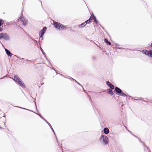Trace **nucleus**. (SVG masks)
Masks as SVG:
<instances>
[{
    "instance_id": "obj_9",
    "label": "nucleus",
    "mask_w": 152,
    "mask_h": 152,
    "mask_svg": "<svg viewBox=\"0 0 152 152\" xmlns=\"http://www.w3.org/2000/svg\"><path fill=\"white\" fill-rule=\"evenodd\" d=\"M91 18H90L88 20H86L85 22L82 23L81 25V27H83L85 26L87 23H89L91 21Z\"/></svg>"
},
{
    "instance_id": "obj_5",
    "label": "nucleus",
    "mask_w": 152,
    "mask_h": 152,
    "mask_svg": "<svg viewBox=\"0 0 152 152\" xmlns=\"http://www.w3.org/2000/svg\"><path fill=\"white\" fill-rule=\"evenodd\" d=\"M142 52L146 55L148 56L149 55L150 56L152 57V50H151L150 51H148L147 50H143Z\"/></svg>"
},
{
    "instance_id": "obj_21",
    "label": "nucleus",
    "mask_w": 152,
    "mask_h": 152,
    "mask_svg": "<svg viewBox=\"0 0 152 152\" xmlns=\"http://www.w3.org/2000/svg\"><path fill=\"white\" fill-rule=\"evenodd\" d=\"M52 130H53V132L54 133V131L53 129L52 128Z\"/></svg>"
},
{
    "instance_id": "obj_15",
    "label": "nucleus",
    "mask_w": 152,
    "mask_h": 152,
    "mask_svg": "<svg viewBox=\"0 0 152 152\" xmlns=\"http://www.w3.org/2000/svg\"><path fill=\"white\" fill-rule=\"evenodd\" d=\"M4 23V21L2 20H0V26L3 24Z\"/></svg>"
},
{
    "instance_id": "obj_16",
    "label": "nucleus",
    "mask_w": 152,
    "mask_h": 152,
    "mask_svg": "<svg viewBox=\"0 0 152 152\" xmlns=\"http://www.w3.org/2000/svg\"><path fill=\"white\" fill-rule=\"evenodd\" d=\"M121 95L122 96H126V95L124 94V93H121Z\"/></svg>"
},
{
    "instance_id": "obj_19",
    "label": "nucleus",
    "mask_w": 152,
    "mask_h": 152,
    "mask_svg": "<svg viewBox=\"0 0 152 152\" xmlns=\"http://www.w3.org/2000/svg\"><path fill=\"white\" fill-rule=\"evenodd\" d=\"M95 21H96V23H98V21L96 20H96H95Z\"/></svg>"
},
{
    "instance_id": "obj_17",
    "label": "nucleus",
    "mask_w": 152,
    "mask_h": 152,
    "mask_svg": "<svg viewBox=\"0 0 152 152\" xmlns=\"http://www.w3.org/2000/svg\"><path fill=\"white\" fill-rule=\"evenodd\" d=\"M73 80H74L78 84H79V85H80V84L78 82H77L74 79H73Z\"/></svg>"
},
{
    "instance_id": "obj_4",
    "label": "nucleus",
    "mask_w": 152,
    "mask_h": 152,
    "mask_svg": "<svg viewBox=\"0 0 152 152\" xmlns=\"http://www.w3.org/2000/svg\"><path fill=\"white\" fill-rule=\"evenodd\" d=\"M3 38L5 40H8L9 37L7 34L1 33L0 34V39H1Z\"/></svg>"
},
{
    "instance_id": "obj_14",
    "label": "nucleus",
    "mask_w": 152,
    "mask_h": 152,
    "mask_svg": "<svg viewBox=\"0 0 152 152\" xmlns=\"http://www.w3.org/2000/svg\"><path fill=\"white\" fill-rule=\"evenodd\" d=\"M104 42L107 44L108 45H110L111 44V42L108 41L106 39H104Z\"/></svg>"
},
{
    "instance_id": "obj_6",
    "label": "nucleus",
    "mask_w": 152,
    "mask_h": 152,
    "mask_svg": "<svg viewBox=\"0 0 152 152\" xmlns=\"http://www.w3.org/2000/svg\"><path fill=\"white\" fill-rule=\"evenodd\" d=\"M47 28L46 27H44L43 28L42 30H41L39 32V35L40 37L42 38V39L43 35H44L45 32L46 31Z\"/></svg>"
},
{
    "instance_id": "obj_18",
    "label": "nucleus",
    "mask_w": 152,
    "mask_h": 152,
    "mask_svg": "<svg viewBox=\"0 0 152 152\" xmlns=\"http://www.w3.org/2000/svg\"><path fill=\"white\" fill-rule=\"evenodd\" d=\"M3 29L2 28H0V32L1 31H3Z\"/></svg>"
},
{
    "instance_id": "obj_3",
    "label": "nucleus",
    "mask_w": 152,
    "mask_h": 152,
    "mask_svg": "<svg viewBox=\"0 0 152 152\" xmlns=\"http://www.w3.org/2000/svg\"><path fill=\"white\" fill-rule=\"evenodd\" d=\"M53 25L56 28L59 30H62L66 29V28L63 25L59 23H58L57 22H55L54 23Z\"/></svg>"
},
{
    "instance_id": "obj_23",
    "label": "nucleus",
    "mask_w": 152,
    "mask_h": 152,
    "mask_svg": "<svg viewBox=\"0 0 152 152\" xmlns=\"http://www.w3.org/2000/svg\"><path fill=\"white\" fill-rule=\"evenodd\" d=\"M47 123H48L49 125V124H48V122H47Z\"/></svg>"
},
{
    "instance_id": "obj_2",
    "label": "nucleus",
    "mask_w": 152,
    "mask_h": 152,
    "mask_svg": "<svg viewBox=\"0 0 152 152\" xmlns=\"http://www.w3.org/2000/svg\"><path fill=\"white\" fill-rule=\"evenodd\" d=\"M13 79L15 81L18 82V84L22 87H25V86L23 83L19 78L18 76L17 75H15Z\"/></svg>"
},
{
    "instance_id": "obj_12",
    "label": "nucleus",
    "mask_w": 152,
    "mask_h": 152,
    "mask_svg": "<svg viewBox=\"0 0 152 152\" xmlns=\"http://www.w3.org/2000/svg\"><path fill=\"white\" fill-rule=\"evenodd\" d=\"M5 50L6 51V52L7 53V54L9 56H10V57H11L12 55V54L11 53V52L9 50H8L6 48H5Z\"/></svg>"
},
{
    "instance_id": "obj_1",
    "label": "nucleus",
    "mask_w": 152,
    "mask_h": 152,
    "mask_svg": "<svg viewBox=\"0 0 152 152\" xmlns=\"http://www.w3.org/2000/svg\"><path fill=\"white\" fill-rule=\"evenodd\" d=\"M100 140L104 145L108 144L109 139L107 136L104 135H102L100 137Z\"/></svg>"
},
{
    "instance_id": "obj_22",
    "label": "nucleus",
    "mask_w": 152,
    "mask_h": 152,
    "mask_svg": "<svg viewBox=\"0 0 152 152\" xmlns=\"http://www.w3.org/2000/svg\"><path fill=\"white\" fill-rule=\"evenodd\" d=\"M151 47H152V43L151 44Z\"/></svg>"
},
{
    "instance_id": "obj_13",
    "label": "nucleus",
    "mask_w": 152,
    "mask_h": 152,
    "mask_svg": "<svg viewBox=\"0 0 152 152\" xmlns=\"http://www.w3.org/2000/svg\"><path fill=\"white\" fill-rule=\"evenodd\" d=\"M107 92L108 94L111 95H112L113 94V91L110 89H108L107 90Z\"/></svg>"
},
{
    "instance_id": "obj_11",
    "label": "nucleus",
    "mask_w": 152,
    "mask_h": 152,
    "mask_svg": "<svg viewBox=\"0 0 152 152\" xmlns=\"http://www.w3.org/2000/svg\"><path fill=\"white\" fill-rule=\"evenodd\" d=\"M103 132L105 134H107L109 133L110 131L109 129L107 128L106 127L104 129Z\"/></svg>"
},
{
    "instance_id": "obj_20",
    "label": "nucleus",
    "mask_w": 152,
    "mask_h": 152,
    "mask_svg": "<svg viewBox=\"0 0 152 152\" xmlns=\"http://www.w3.org/2000/svg\"><path fill=\"white\" fill-rule=\"evenodd\" d=\"M93 19L94 20V21H95V18L94 17V18H93Z\"/></svg>"
},
{
    "instance_id": "obj_8",
    "label": "nucleus",
    "mask_w": 152,
    "mask_h": 152,
    "mask_svg": "<svg viewBox=\"0 0 152 152\" xmlns=\"http://www.w3.org/2000/svg\"><path fill=\"white\" fill-rule=\"evenodd\" d=\"M19 20H21L23 24L25 26L27 25V22L22 17L20 18Z\"/></svg>"
},
{
    "instance_id": "obj_7",
    "label": "nucleus",
    "mask_w": 152,
    "mask_h": 152,
    "mask_svg": "<svg viewBox=\"0 0 152 152\" xmlns=\"http://www.w3.org/2000/svg\"><path fill=\"white\" fill-rule=\"evenodd\" d=\"M106 83L107 86L110 87L111 89L113 90L114 89V86L109 81H106Z\"/></svg>"
},
{
    "instance_id": "obj_10",
    "label": "nucleus",
    "mask_w": 152,
    "mask_h": 152,
    "mask_svg": "<svg viewBox=\"0 0 152 152\" xmlns=\"http://www.w3.org/2000/svg\"><path fill=\"white\" fill-rule=\"evenodd\" d=\"M115 91L118 94H121L122 92V90L120 89L117 87L115 88Z\"/></svg>"
}]
</instances>
